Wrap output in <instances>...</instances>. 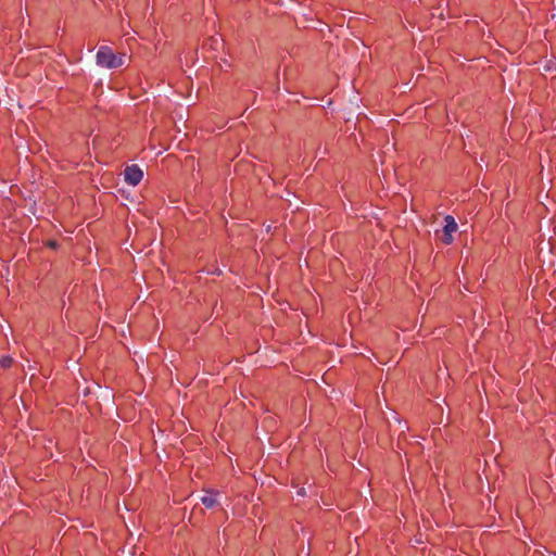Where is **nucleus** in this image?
Wrapping results in <instances>:
<instances>
[{"mask_svg":"<svg viewBox=\"0 0 556 556\" xmlns=\"http://www.w3.org/2000/svg\"><path fill=\"white\" fill-rule=\"evenodd\" d=\"M201 502L206 508H213L217 505L216 494L207 493L202 496Z\"/></svg>","mask_w":556,"mask_h":556,"instance_id":"obj_4","label":"nucleus"},{"mask_svg":"<svg viewBox=\"0 0 556 556\" xmlns=\"http://www.w3.org/2000/svg\"><path fill=\"white\" fill-rule=\"evenodd\" d=\"M125 54L116 55L108 46H101L97 52V64L104 68H117L124 64Z\"/></svg>","mask_w":556,"mask_h":556,"instance_id":"obj_1","label":"nucleus"},{"mask_svg":"<svg viewBox=\"0 0 556 556\" xmlns=\"http://www.w3.org/2000/svg\"><path fill=\"white\" fill-rule=\"evenodd\" d=\"M298 493H299V495H301V496H304V495L306 494L304 489H301Z\"/></svg>","mask_w":556,"mask_h":556,"instance_id":"obj_7","label":"nucleus"},{"mask_svg":"<svg viewBox=\"0 0 556 556\" xmlns=\"http://www.w3.org/2000/svg\"><path fill=\"white\" fill-rule=\"evenodd\" d=\"M457 230V224L453 216L447 215L445 217V226L443 228L442 241L445 244H450L453 241V233Z\"/></svg>","mask_w":556,"mask_h":556,"instance_id":"obj_3","label":"nucleus"},{"mask_svg":"<svg viewBox=\"0 0 556 556\" xmlns=\"http://www.w3.org/2000/svg\"><path fill=\"white\" fill-rule=\"evenodd\" d=\"M124 177L127 184L137 186L141 181L143 173L137 165H130L125 168Z\"/></svg>","mask_w":556,"mask_h":556,"instance_id":"obj_2","label":"nucleus"},{"mask_svg":"<svg viewBox=\"0 0 556 556\" xmlns=\"http://www.w3.org/2000/svg\"><path fill=\"white\" fill-rule=\"evenodd\" d=\"M11 364H12V358H11V357H9V356H4V357H2V358L0 359V366H1L2 368H8V367H10V366H11Z\"/></svg>","mask_w":556,"mask_h":556,"instance_id":"obj_5","label":"nucleus"},{"mask_svg":"<svg viewBox=\"0 0 556 556\" xmlns=\"http://www.w3.org/2000/svg\"><path fill=\"white\" fill-rule=\"evenodd\" d=\"M47 245L52 248V249H55L56 248V242L55 241H48Z\"/></svg>","mask_w":556,"mask_h":556,"instance_id":"obj_6","label":"nucleus"}]
</instances>
